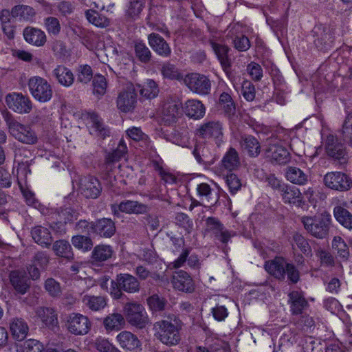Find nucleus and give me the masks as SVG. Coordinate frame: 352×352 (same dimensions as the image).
<instances>
[{
  "label": "nucleus",
  "mask_w": 352,
  "mask_h": 352,
  "mask_svg": "<svg viewBox=\"0 0 352 352\" xmlns=\"http://www.w3.org/2000/svg\"><path fill=\"white\" fill-rule=\"evenodd\" d=\"M153 331L155 338L167 346H175L181 340L179 328L170 321L161 320L155 322Z\"/></svg>",
  "instance_id": "obj_1"
},
{
  "label": "nucleus",
  "mask_w": 352,
  "mask_h": 352,
  "mask_svg": "<svg viewBox=\"0 0 352 352\" xmlns=\"http://www.w3.org/2000/svg\"><path fill=\"white\" fill-rule=\"evenodd\" d=\"M301 221L305 230L318 239L327 236L331 223V216L322 213L318 216L303 217Z\"/></svg>",
  "instance_id": "obj_2"
},
{
  "label": "nucleus",
  "mask_w": 352,
  "mask_h": 352,
  "mask_svg": "<svg viewBox=\"0 0 352 352\" xmlns=\"http://www.w3.org/2000/svg\"><path fill=\"white\" fill-rule=\"evenodd\" d=\"M9 133L18 141L27 144H34L38 141L35 132L28 125H25L11 115H7L5 118Z\"/></svg>",
  "instance_id": "obj_3"
},
{
  "label": "nucleus",
  "mask_w": 352,
  "mask_h": 352,
  "mask_svg": "<svg viewBox=\"0 0 352 352\" xmlns=\"http://www.w3.org/2000/svg\"><path fill=\"white\" fill-rule=\"evenodd\" d=\"M111 294L115 299L123 296L122 291L127 293H136L140 289L138 279L130 274H118L115 280H111Z\"/></svg>",
  "instance_id": "obj_4"
},
{
  "label": "nucleus",
  "mask_w": 352,
  "mask_h": 352,
  "mask_svg": "<svg viewBox=\"0 0 352 352\" xmlns=\"http://www.w3.org/2000/svg\"><path fill=\"white\" fill-rule=\"evenodd\" d=\"M28 86L34 98L41 102H47L52 98V87L47 80L42 77H31L28 82Z\"/></svg>",
  "instance_id": "obj_5"
},
{
  "label": "nucleus",
  "mask_w": 352,
  "mask_h": 352,
  "mask_svg": "<svg viewBox=\"0 0 352 352\" xmlns=\"http://www.w3.org/2000/svg\"><path fill=\"white\" fill-rule=\"evenodd\" d=\"M314 43L320 50H329L333 43V29L329 25L319 23L311 31Z\"/></svg>",
  "instance_id": "obj_6"
},
{
  "label": "nucleus",
  "mask_w": 352,
  "mask_h": 352,
  "mask_svg": "<svg viewBox=\"0 0 352 352\" xmlns=\"http://www.w3.org/2000/svg\"><path fill=\"white\" fill-rule=\"evenodd\" d=\"M124 313L129 324L140 329L145 327L148 318L143 306L138 302H127L124 306Z\"/></svg>",
  "instance_id": "obj_7"
},
{
  "label": "nucleus",
  "mask_w": 352,
  "mask_h": 352,
  "mask_svg": "<svg viewBox=\"0 0 352 352\" xmlns=\"http://www.w3.org/2000/svg\"><path fill=\"white\" fill-rule=\"evenodd\" d=\"M184 83L193 93L207 95L211 89V82L205 75L198 73L187 74L183 79Z\"/></svg>",
  "instance_id": "obj_8"
},
{
  "label": "nucleus",
  "mask_w": 352,
  "mask_h": 352,
  "mask_svg": "<svg viewBox=\"0 0 352 352\" xmlns=\"http://www.w3.org/2000/svg\"><path fill=\"white\" fill-rule=\"evenodd\" d=\"M65 325L70 333L75 336H84L89 331L91 323L87 316L80 314L72 313L67 316Z\"/></svg>",
  "instance_id": "obj_9"
},
{
  "label": "nucleus",
  "mask_w": 352,
  "mask_h": 352,
  "mask_svg": "<svg viewBox=\"0 0 352 352\" xmlns=\"http://www.w3.org/2000/svg\"><path fill=\"white\" fill-rule=\"evenodd\" d=\"M323 182L327 188L340 192L348 191L352 186L351 178L339 171L327 173L324 176Z\"/></svg>",
  "instance_id": "obj_10"
},
{
  "label": "nucleus",
  "mask_w": 352,
  "mask_h": 352,
  "mask_svg": "<svg viewBox=\"0 0 352 352\" xmlns=\"http://www.w3.org/2000/svg\"><path fill=\"white\" fill-rule=\"evenodd\" d=\"M117 107L124 113L132 111L137 103V94L134 86L131 83H128L118 94L117 100Z\"/></svg>",
  "instance_id": "obj_11"
},
{
  "label": "nucleus",
  "mask_w": 352,
  "mask_h": 352,
  "mask_svg": "<svg viewBox=\"0 0 352 352\" xmlns=\"http://www.w3.org/2000/svg\"><path fill=\"white\" fill-rule=\"evenodd\" d=\"M6 102L10 109L20 114L28 113L32 108L30 99L21 93L8 94L6 97Z\"/></svg>",
  "instance_id": "obj_12"
},
{
  "label": "nucleus",
  "mask_w": 352,
  "mask_h": 352,
  "mask_svg": "<svg viewBox=\"0 0 352 352\" xmlns=\"http://www.w3.org/2000/svg\"><path fill=\"white\" fill-rule=\"evenodd\" d=\"M148 208L146 205L132 200H125L119 204H114L111 205V212L118 218L121 217L122 212L136 214H144L148 211Z\"/></svg>",
  "instance_id": "obj_13"
},
{
  "label": "nucleus",
  "mask_w": 352,
  "mask_h": 352,
  "mask_svg": "<svg viewBox=\"0 0 352 352\" xmlns=\"http://www.w3.org/2000/svg\"><path fill=\"white\" fill-rule=\"evenodd\" d=\"M10 283L16 294L24 295L31 285V281L25 271L14 270L9 274Z\"/></svg>",
  "instance_id": "obj_14"
},
{
  "label": "nucleus",
  "mask_w": 352,
  "mask_h": 352,
  "mask_svg": "<svg viewBox=\"0 0 352 352\" xmlns=\"http://www.w3.org/2000/svg\"><path fill=\"white\" fill-rule=\"evenodd\" d=\"M80 189L86 198L96 199L101 193L102 186L96 177L88 175L80 179Z\"/></svg>",
  "instance_id": "obj_15"
},
{
  "label": "nucleus",
  "mask_w": 352,
  "mask_h": 352,
  "mask_svg": "<svg viewBox=\"0 0 352 352\" xmlns=\"http://www.w3.org/2000/svg\"><path fill=\"white\" fill-rule=\"evenodd\" d=\"M266 157L278 164H285L290 161L291 155L287 149L279 144H269L265 150Z\"/></svg>",
  "instance_id": "obj_16"
},
{
  "label": "nucleus",
  "mask_w": 352,
  "mask_h": 352,
  "mask_svg": "<svg viewBox=\"0 0 352 352\" xmlns=\"http://www.w3.org/2000/svg\"><path fill=\"white\" fill-rule=\"evenodd\" d=\"M196 135L204 139L219 140L223 135L222 124L219 121H208L197 129Z\"/></svg>",
  "instance_id": "obj_17"
},
{
  "label": "nucleus",
  "mask_w": 352,
  "mask_h": 352,
  "mask_svg": "<svg viewBox=\"0 0 352 352\" xmlns=\"http://www.w3.org/2000/svg\"><path fill=\"white\" fill-rule=\"evenodd\" d=\"M206 230L212 232L214 237L223 243H227L233 234L224 228L223 224L214 217L206 220Z\"/></svg>",
  "instance_id": "obj_18"
},
{
  "label": "nucleus",
  "mask_w": 352,
  "mask_h": 352,
  "mask_svg": "<svg viewBox=\"0 0 352 352\" xmlns=\"http://www.w3.org/2000/svg\"><path fill=\"white\" fill-rule=\"evenodd\" d=\"M91 229L93 233L104 238L111 237L116 230L114 221L109 218H102L91 222Z\"/></svg>",
  "instance_id": "obj_19"
},
{
  "label": "nucleus",
  "mask_w": 352,
  "mask_h": 352,
  "mask_svg": "<svg viewBox=\"0 0 352 352\" xmlns=\"http://www.w3.org/2000/svg\"><path fill=\"white\" fill-rule=\"evenodd\" d=\"M88 128L91 135L104 139L109 135V129L104 126L102 119L95 112L87 114Z\"/></svg>",
  "instance_id": "obj_20"
},
{
  "label": "nucleus",
  "mask_w": 352,
  "mask_h": 352,
  "mask_svg": "<svg viewBox=\"0 0 352 352\" xmlns=\"http://www.w3.org/2000/svg\"><path fill=\"white\" fill-rule=\"evenodd\" d=\"M327 154L338 160H344L346 155L344 146L338 142L336 137L333 135L327 136L324 143Z\"/></svg>",
  "instance_id": "obj_21"
},
{
  "label": "nucleus",
  "mask_w": 352,
  "mask_h": 352,
  "mask_svg": "<svg viewBox=\"0 0 352 352\" xmlns=\"http://www.w3.org/2000/svg\"><path fill=\"white\" fill-rule=\"evenodd\" d=\"M148 44L160 56L168 57L171 54V49L164 38L157 33H151L148 36Z\"/></svg>",
  "instance_id": "obj_22"
},
{
  "label": "nucleus",
  "mask_w": 352,
  "mask_h": 352,
  "mask_svg": "<svg viewBox=\"0 0 352 352\" xmlns=\"http://www.w3.org/2000/svg\"><path fill=\"white\" fill-rule=\"evenodd\" d=\"M173 285L174 288L186 292H192L195 284L190 276L186 272L180 270L173 276Z\"/></svg>",
  "instance_id": "obj_23"
},
{
  "label": "nucleus",
  "mask_w": 352,
  "mask_h": 352,
  "mask_svg": "<svg viewBox=\"0 0 352 352\" xmlns=\"http://www.w3.org/2000/svg\"><path fill=\"white\" fill-rule=\"evenodd\" d=\"M197 190L204 206H214L219 201L218 192L211 188L209 184L201 183L197 186Z\"/></svg>",
  "instance_id": "obj_24"
},
{
  "label": "nucleus",
  "mask_w": 352,
  "mask_h": 352,
  "mask_svg": "<svg viewBox=\"0 0 352 352\" xmlns=\"http://www.w3.org/2000/svg\"><path fill=\"white\" fill-rule=\"evenodd\" d=\"M9 327L14 339L23 340L28 336L29 327L26 321L21 318H13L10 320Z\"/></svg>",
  "instance_id": "obj_25"
},
{
  "label": "nucleus",
  "mask_w": 352,
  "mask_h": 352,
  "mask_svg": "<svg viewBox=\"0 0 352 352\" xmlns=\"http://www.w3.org/2000/svg\"><path fill=\"white\" fill-rule=\"evenodd\" d=\"M288 304L293 315H300L308 306V302L302 294L298 291H292L288 294Z\"/></svg>",
  "instance_id": "obj_26"
},
{
  "label": "nucleus",
  "mask_w": 352,
  "mask_h": 352,
  "mask_svg": "<svg viewBox=\"0 0 352 352\" xmlns=\"http://www.w3.org/2000/svg\"><path fill=\"white\" fill-rule=\"evenodd\" d=\"M280 194L282 197L283 201L286 204H294L300 206L302 201V196L300 190L296 186L285 184L283 186Z\"/></svg>",
  "instance_id": "obj_27"
},
{
  "label": "nucleus",
  "mask_w": 352,
  "mask_h": 352,
  "mask_svg": "<svg viewBox=\"0 0 352 352\" xmlns=\"http://www.w3.org/2000/svg\"><path fill=\"white\" fill-rule=\"evenodd\" d=\"M116 339L120 347L127 351H134L141 346V342L138 337L130 331L120 332Z\"/></svg>",
  "instance_id": "obj_28"
},
{
  "label": "nucleus",
  "mask_w": 352,
  "mask_h": 352,
  "mask_svg": "<svg viewBox=\"0 0 352 352\" xmlns=\"http://www.w3.org/2000/svg\"><path fill=\"white\" fill-rule=\"evenodd\" d=\"M23 36L26 42L41 47L46 43V35L43 31L33 27H27L23 30Z\"/></svg>",
  "instance_id": "obj_29"
},
{
  "label": "nucleus",
  "mask_w": 352,
  "mask_h": 352,
  "mask_svg": "<svg viewBox=\"0 0 352 352\" xmlns=\"http://www.w3.org/2000/svg\"><path fill=\"white\" fill-rule=\"evenodd\" d=\"M286 263L283 258L276 257L274 259L265 262V270L279 280H283L285 276Z\"/></svg>",
  "instance_id": "obj_30"
},
{
  "label": "nucleus",
  "mask_w": 352,
  "mask_h": 352,
  "mask_svg": "<svg viewBox=\"0 0 352 352\" xmlns=\"http://www.w3.org/2000/svg\"><path fill=\"white\" fill-rule=\"evenodd\" d=\"M184 111L188 117L198 120L204 116L206 108L200 100L192 99L186 102Z\"/></svg>",
  "instance_id": "obj_31"
},
{
  "label": "nucleus",
  "mask_w": 352,
  "mask_h": 352,
  "mask_svg": "<svg viewBox=\"0 0 352 352\" xmlns=\"http://www.w3.org/2000/svg\"><path fill=\"white\" fill-rule=\"evenodd\" d=\"M36 315L48 327L54 328L58 324L57 314L54 308L39 307L36 309Z\"/></svg>",
  "instance_id": "obj_32"
},
{
  "label": "nucleus",
  "mask_w": 352,
  "mask_h": 352,
  "mask_svg": "<svg viewBox=\"0 0 352 352\" xmlns=\"http://www.w3.org/2000/svg\"><path fill=\"white\" fill-rule=\"evenodd\" d=\"M52 75L57 82L65 87H70L74 82L72 72L64 65H58L53 71Z\"/></svg>",
  "instance_id": "obj_33"
},
{
  "label": "nucleus",
  "mask_w": 352,
  "mask_h": 352,
  "mask_svg": "<svg viewBox=\"0 0 352 352\" xmlns=\"http://www.w3.org/2000/svg\"><path fill=\"white\" fill-rule=\"evenodd\" d=\"M31 234L33 240L44 248H48L53 240L50 230L41 226L34 227L31 230Z\"/></svg>",
  "instance_id": "obj_34"
},
{
  "label": "nucleus",
  "mask_w": 352,
  "mask_h": 352,
  "mask_svg": "<svg viewBox=\"0 0 352 352\" xmlns=\"http://www.w3.org/2000/svg\"><path fill=\"white\" fill-rule=\"evenodd\" d=\"M145 3L146 1H129L125 10V20L127 22L138 20L145 7Z\"/></svg>",
  "instance_id": "obj_35"
},
{
  "label": "nucleus",
  "mask_w": 352,
  "mask_h": 352,
  "mask_svg": "<svg viewBox=\"0 0 352 352\" xmlns=\"http://www.w3.org/2000/svg\"><path fill=\"white\" fill-rule=\"evenodd\" d=\"M243 151L252 157H257L261 152V145L258 140L252 135L245 136L241 142Z\"/></svg>",
  "instance_id": "obj_36"
},
{
  "label": "nucleus",
  "mask_w": 352,
  "mask_h": 352,
  "mask_svg": "<svg viewBox=\"0 0 352 352\" xmlns=\"http://www.w3.org/2000/svg\"><path fill=\"white\" fill-rule=\"evenodd\" d=\"M52 250L56 256L64 258L68 261L74 258V253L69 241L65 239L56 241L52 245Z\"/></svg>",
  "instance_id": "obj_37"
},
{
  "label": "nucleus",
  "mask_w": 352,
  "mask_h": 352,
  "mask_svg": "<svg viewBox=\"0 0 352 352\" xmlns=\"http://www.w3.org/2000/svg\"><path fill=\"white\" fill-rule=\"evenodd\" d=\"M285 177L292 184L305 185L308 181V176L301 169L296 166H287L285 169Z\"/></svg>",
  "instance_id": "obj_38"
},
{
  "label": "nucleus",
  "mask_w": 352,
  "mask_h": 352,
  "mask_svg": "<svg viewBox=\"0 0 352 352\" xmlns=\"http://www.w3.org/2000/svg\"><path fill=\"white\" fill-rule=\"evenodd\" d=\"M125 324L124 316L118 313L109 314L103 320V325L108 331H118Z\"/></svg>",
  "instance_id": "obj_39"
},
{
  "label": "nucleus",
  "mask_w": 352,
  "mask_h": 352,
  "mask_svg": "<svg viewBox=\"0 0 352 352\" xmlns=\"http://www.w3.org/2000/svg\"><path fill=\"white\" fill-rule=\"evenodd\" d=\"M221 163L223 166L228 170L237 168L240 165V161L236 151L233 148H230L223 156Z\"/></svg>",
  "instance_id": "obj_40"
},
{
  "label": "nucleus",
  "mask_w": 352,
  "mask_h": 352,
  "mask_svg": "<svg viewBox=\"0 0 352 352\" xmlns=\"http://www.w3.org/2000/svg\"><path fill=\"white\" fill-rule=\"evenodd\" d=\"M82 301L87 307L95 311L102 309L107 305L105 298L101 296L85 295Z\"/></svg>",
  "instance_id": "obj_41"
},
{
  "label": "nucleus",
  "mask_w": 352,
  "mask_h": 352,
  "mask_svg": "<svg viewBox=\"0 0 352 352\" xmlns=\"http://www.w3.org/2000/svg\"><path fill=\"white\" fill-rule=\"evenodd\" d=\"M11 15L21 20L30 21L35 15L34 9L29 6L17 5L12 8Z\"/></svg>",
  "instance_id": "obj_42"
},
{
  "label": "nucleus",
  "mask_w": 352,
  "mask_h": 352,
  "mask_svg": "<svg viewBox=\"0 0 352 352\" xmlns=\"http://www.w3.org/2000/svg\"><path fill=\"white\" fill-rule=\"evenodd\" d=\"M209 43L212 48L214 52L217 55L218 59L219 60L221 64L223 67L230 66V62L228 58V52L230 48L225 45L216 43L214 41H210Z\"/></svg>",
  "instance_id": "obj_43"
},
{
  "label": "nucleus",
  "mask_w": 352,
  "mask_h": 352,
  "mask_svg": "<svg viewBox=\"0 0 352 352\" xmlns=\"http://www.w3.org/2000/svg\"><path fill=\"white\" fill-rule=\"evenodd\" d=\"M332 248L342 261H346L349 259L350 256L349 248L340 236H335L333 238Z\"/></svg>",
  "instance_id": "obj_44"
},
{
  "label": "nucleus",
  "mask_w": 352,
  "mask_h": 352,
  "mask_svg": "<svg viewBox=\"0 0 352 352\" xmlns=\"http://www.w3.org/2000/svg\"><path fill=\"white\" fill-rule=\"evenodd\" d=\"M126 134L129 138L134 141L140 142L141 147L148 148L150 147L151 141L147 135L144 133L139 127H132L126 131Z\"/></svg>",
  "instance_id": "obj_45"
},
{
  "label": "nucleus",
  "mask_w": 352,
  "mask_h": 352,
  "mask_svg": "<svg viewBox=\"0 0 352 352\" xmlns=\"http://www.w3.org/2000/svg\"><path fill=\"white\" fill-rule=\"evenodd\" d=\"M85 16L89 23L96 27L105 28L109 25V19L94 10H86Z\"/></svg>",
  "instance_id": "obj_46"
},
{
  "label": "nucleus",
  "mask_w": 352,
  "mask_h": 352,
  "mask_svg": "<svg viewBox=\"0 0 352 352\" xmlns=\"http://www.w3.org/2000/svg\"><path fill=\"white\" fill-rule=\"evenodd\" d=\"M336 220L346 228L352 229V214L345 208L337 206L333 210Z\"/></svg>",
  "instance_id": "obj_47"
},
{
  "label": "nucleus",
  "mask_w": 352,
  "mask_h": 352,
  "mask_svg": "<svg viewBox=\"0 0 352 352\" xmlns=\"http://www.w3.org/2000/svg\"><path fill=\"white\" fill-rule=\"evenodd\" d=\"M135 57L143 63H148L152 57V54L146 45L142 42H136L134 46Z\"/></svg>",
  "instance_id": "obj_48"
},
{
  "label": "nucleus",
  "mask_w": 352,
  "mask_h": 352,
  "mask_svg": "<svg viewBox=\"0 0 352 352\" xmlns=\"http://www.w3.org/2000/svg\"><path fill=\"white\" fill-rule=\"evenodd\" d=\"M159 93V88L153 80H147L140 89V95L146 99L155 98Z\"/></svg>",
  "instance_id": "obj_49"
},
{
  "label": "nucleus",
  "mask_w": 352,
  "mask_h": 352,
  "mask_svg": "<svg viewBox=\"0 0 352 352\" xmlns=\"http://www.w3.org/2000/svg\"><path fill=\"white\" fill-rule=\"evenodd\" d=\"M219 105L228 116L230 117L235 113V104L228 94L224 92L220 95Z\"/></svg>",
  "instance_id": "obj_50"
},
{
  "label": "nucleus",
  "mask_w": 352,
  "mask_h": 352,
  "mask_svg": "<svg viewBox=\"0 0 352 352\" xmlns=\"http://www.w3.org/2000/svg\"><path fill=\"white\" fill-rule=\"evenodd\" d=\"M112 253L111 246L99 245L94 248L92 252V258L96 261H104L111 258Z\"/></svg>",
  "instance_id": "obj_51"
},
{
  "label": "nucleus",
  "mask_w": 352,
  "mask_h": 352,
  "mask_svg": "<svg viewBox=\"0 0 352 352\" xmlns=\"http://www.w3.org/2000/svg\"><path fill=\"white\" fill-rule=\"evenodd\" d=\"M181 104L175 102H168L164 104L162 113L165 119L173 121L178 116Z\"/></svg>",
  "instance_id": "obj_52"
},
{
  "label": "nucleus",
  "mask_w": 352,
  "mask_h": 352,
  "mask_svg": "<svg viewBox=\"0 0 352 352\" xmlns=\"http://www.w3.org/2000/svg\"><path fill=\"white\" fill-rule=\"evenodd\" d=\"M56 216L60 223H67L76 220L79 217V213L74 209L68 207L61 208L58 211Z\"/></svg>",
  "instance_id": "obj_53"
},
{
  "label": "nucleus",
  "mask_w": 352,
  "mask_h": 352,
  "mask_svg": "<svg viewBox=\"0 0 352 352\" xmlns=\"http://www.w3.org/2000/svg\"><path fill=\"white\" fill-rule=\"evenodd\" d=\"M72 243L76 248L83 252L90 250L93 247L91 239L88 236L82 235L74 236L72 239Z\"/></svg>",
  "instance_id": "obj_54"
},
{
  "label": "nucleus",
  "mask_w": 352,
  "mask_h": 352,
  "mask_svg": "<svg viewBox=\"0 0 352 352\" xmlns=\"http://www.w3.org/2000/svg\"><path fill=\"white\" fill-rule=\"evenodd\" d=\"M45 28L50 35L57 36L61 30V25L58 19L48 16L44 19Z\"/></svg>",
  "instance_id": "obj_55"
},
{
  "label": "nucleus",
  "mask_w": 352,
  "mask_h": 352,
  "mask_svg": "<svg viewBox=\"0 0 352 352\" xmlns=\"http://www.w3.org/2000/svg\"><path fill=\"white\" fill-rule=\"evenodd\" d=\"M342 135L343 140L352 146V111L348 113L344 121Z\"/></svg>",
  "instance_id": "obj_56"
},
{
  "label": "nucleus",
  "mask_w": 352,
  "mask_h": 352,
  "mask_svg": "<svg viewBox=\"0 0 352 352\" xmlns=\"http://www.w3.org/2000/svg\"><path fill=\"white\" fill-rule=\"evenodd\" d=\"M161 73L164 78L170 80H180L182 78L177 68L170 63H166L162 65Z\"/></svg>",
  "instance_id": "obj_57"
},
{
  "label": "nucleus",
  "mask_w": 352,
  "mask_h": 352,
  "mask_svg": "<svg viewBox=\"0 0 352 352\" xmlns=\"http://www.w3.org/2000/svg\"><path fill=\"white\" fill-rule=\"evenodd\" d=\"M45 289L52 297L57 298L61 294L60 283L52 278H47L45 280Z\"/></svg>",
  "instance_id": "obj_58"
},
{
  "label": "nucleus",
  "mask_w": 352,
  "mask_h": 352,
  "mask_svg": "<svg viewBox=\"0 0 352 352\" xmlns=\"http://www.w3.org/2000/svg\"><path fill=\"white\" fill-rule=\"evenodd\" d=\"M94 94L102 96L104 94L107 89V81L102 75H96L93 79Z\"/></svg>",
  "instance_id": "obj_59"
},
{
  "label": "nucleus",
  "mask_w": 352,
  "mask_h": 352,
  "mask_svg": "<svg viewBox=\"0 0 352 352\" xmlns=\"http://www.w3.org/2000/svg\"><path fill=\"white\" fill-rule=\"evenodd\" d=\"M93 78L91 67L88 65L79 66L78 69V81L82 83L89 82Z\"/></svg>",
  "instance_id": "obj_60"
},
{
  "label": "nucleus",
  "mask_w": 352,
  "mask_h": 352,
  "mask_svg": "<svg viewBox=\"0 0 352 352\" xmlns=\"http://www.w3.org/2000/svg\"><path fill=\"white\" fill-rule=\"evenodd\" d=\"M293 240L300 250L307 256H311V249L306 239L300 234L296 233Z\"/></svg>",
  "instance_id": "obj_61"
},
{
  "label": "nucleus",
  "mask_w": 352,
  "mask_h": 352,
  "mask_svg": "<svg viewBox=\"0 0 352 352\" xmlns=\"http://www.w3.org/2000/svg\"><path fill=\"white\" fill-rule=\"evenodd\" d=\"M247 72L254 81H260L263 77V69L261 65L255 62H251L248 65Z\"/></svg>",
  "instance_id": "obj_62"
},
{
  "label": "nucleus",
  "mask_w": 352,
  "mask_h": 352,
  "mask_svg": "<svg viewBox=\"0 0 352 352\" xmlns=\"http://www.w3.org/2000/svg\"><path fill=\"white\" fill-rule=\"evenodd\" d=\"M234 48L239 52H245L250 49L251 45L249 38L244 35H237L233 39Z\"/></svg>",
  "instance_id": "obj_63"
},
{
  "label": "nucleus",
  "mask_w": 352,
  "mask_h": 352,
  "mask_svg": "<svg viewBox=\"0 0 352 352\" xmlns=\"http://www.w3.org/2000/svg\"><path fill=\"white\" fill-rule=\"evenodd\" d=\"M147 303L151 309L155 311H162L166 305V300L158 295H153L147 299Z\"/></svg>",
  "instance_id": "obj_64"
}]
</instances>
